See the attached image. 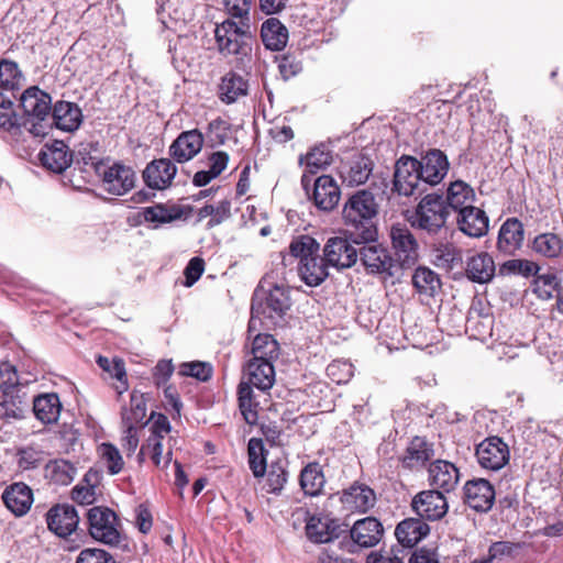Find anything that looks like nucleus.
<instances>
[{"label": "nucleus", "instance_id": "1", "mask_svg": "<svg viewBox=\"0 0 563 563\" xmlns=\"http://www.w3.org/2000/svg\"><path fill=\"white\" fill-rule=\"evenodd\" d=\"M21 77L15 63L0 60V88L4 90L16 89ZM12 106L11 99L5 98L0 91V128L13 134L25 130L34 136L45 135V126L42 123L31 122L30 119L21 121V118L13 112Z\"/></svg>", "mask_w": 563, "mask_h": 563}, {"label": "nucleus", "instance_id": "2", "mask_svg": "<svg viewBox=\"0 0 563 563\" xmlns=\"http://www.w3.org/2000/svg\"><path fill=\"white\" fill-rule=\"evenodd\" d=\"M378 205L374 195L368 190H358L345 202L342 217L344 223L353 230L360 242H373L377 236L374 219Z\"/></svg>", "mask_w": 563, "mask_h": 563}, {"label": "nucleus", "instance_id": "3", "mask_svg": "<svg viewBox=\"0 0 563 563\" xmlns=\"http://www.w3.org/2000/svg\"><path fill=\"white\" fill-rule=\"evenodd\" d=\"M214 38L219 53L245 67L252 59L253 36L245 21L225 19L214 29Z\"/></svg>", "mask_w": 563, "mask_h": 563}, {"label": "nucleus", "instance_id": "4", "mask_svg": "<svg viewBox=\"0 0 563 563\" xmlns=\"http://www.w3.org/2000/svg\"><path fill=\"white\" fill-rule=\"evenodd\" d=\"M264 280L255 290L252 300V316L249 322V330L256 328L257 320H267V327L277 324L290 308L289 291L284 285H274L265 289Z\"/></svg>", "mask_w": 563, "mask_h": 563}, {"label": "nucleus", "instance_id": "5", "mask_svg": "<svg viewBox=\"0 0 563 563\" xmlns=\"http://www.w3.org/2000/svg\"><path fill=\"white\" fill-rule=\"evenodd\" d=\"M449 216L450 211L443 196L428 194L416 207L411 225L429 233H437L445 225Z\"/></svg>", "mask_w": 563, "mask_h": 563}, {"label": "nucleus", "instance_id": "6", "mask_svg": "<svg viewBox=\"0 0 563 563\" xmlns=\"http://www.w3.org/2000/svg\"><path fill=\"white\" fill-rule=\"evenodd\" d=\"M423 185L417 158L402 155L397 159L393 180L395 191L401 196L409 197L423 192L426 190Z\"/></svg>", "mask_w": 563, "mask_h": 563}, {"label": "nucleus", "instance_id": "7", "mask_svg": "<svg viewBox=\"0 0 563 563\" xmlns=\"http://www.w3.org/2000/svg\"><path fill=\"white\" fill-rule=\"evenodd\" d=\"M356 243H361L357 239ZM363 246L358 249V257L368 274L380 275L384 278L394 275L395 260L387 247L376 242H362Z\"/></svg>", "mask_w": 563, "mask_h": 563}, {"label": "nucleus", "instance_id": "8", "mask_svg": "<svg viewBox=\"0 0 563 563\" xmlns=\"http://www.w3.org/2000/svg\"><path fill=\"white\" fill-rule=\"evenodd\" d=\"M89 533L99 542L115 545L120 541L117 529V516L109 508L93 507L88 514Z\"/></svg>", "mask_w": 563, "mask_h": 563}, {"label": "nucleus", "instance_id": "9", "mask_svg": "<svg viewBox=\"0 0 563 563\" xmlns=\"http://www.w3.org/2000/svg\"><path fill=\"white\" fill-rule=\"evenodd\" d=\"M475 455L482 468L497 472L508 464L510 451L501 438L493 435L477 444Z\"/></svg>", "mask_w": 563, "mask_h": 563}, {"label": "nucleus", "instance_id": "10", "mask_svg": "<svg viewBox=\"0 0 563 563\" xmlns=\"http://www.w3.org/2000/svg\"><path fill=\"white\" fill-rule=\"evenodd\" d=\"M97 173L101 177L102 188L114 196H123L135 185L134 170L121 163L111 166H98Z\"/></svg>", "mask_w": 563, "mask_h": 563}, {"label": "nucleus", "instance_id": "11", "mask_svg": "<svg viewBox=\"0 0 563 563\" xmlns=\"http://www.w3.org/2000/svg\"><path fill=\"white\" fill-rule=\"evenodd\" d=\"M389 236L396 256L395 261L404 268L413 266L419 257V245L410 229L405 224H393Z\"/></svg>", "mask_w": 563, "mask_h": 563}, {"label": "nucleus", "instance_id": "12", "mask_svg": "<svg viewBox=\"0 0 563 563\" xmlns=\"http://www.w3.org/2000/svg\"><path fill=\"white\" fill-rule=\"evenodd\" d=\"M51 96L37 87L27 88L20 98V104L24 114L22 120L30 119L31 122L42 123L45 126V134L47 133V124L44 123L51 112Z\"/></svg>", "mask_w": 563, "mask_h": 563}, {"label": "nucleus", "instance_id": "13", "mask_svg": "<svg viewBox=\"0 0 563 563\" xmlns=\"http://www.w3.org/2000/svg\"><path fill=\"white\" fill-rule=\"evenodd\" d=\"M411 506L420 518L431 521L443 518L449 509L445 496L437 489L418 493L413 497Z\"/></svg>", "mask_w": 563, "mask_h": 563}, {"label": "nucleus", "instance_id": "14", "mask_svg": "<svg viewBox=\"0 0 563 563\" xmlns=\"http://www.w3.org/2000/svg\"><path fill=\"white\" fill-rule=\"evenodd\" d=\"M177 444L176 438L148 437L142 444L137 460L143 463L150 457L158 468H166L173 459V449Z\"/></svg>", "mask_w": 563, "mask_h": 563}, {"label": "nucleus", "instance_id": "15", "mask_svg": "<svg viewBox=\"0 0 563 563\" xmlns=\"http://www.w3.org/2000/svg\"><path fill=\"white\" fill-rule=\"evenodd\" d=\"M323 254L330 266L349 268L353 266L358 258V249H356L346 238L334 236L328 240L324 245Z\"/></svg>", "mask_w": 563, "mask_h": 563}, {"label": "nucleus", "instance_id": "16", "mask_svg": "<svg viewBox=\"0 0 563 563\" xmlns=\"http://www.w3.org/2000/svg\"><path fill=\"white\" fill-rule=\"evenodd\" d=\"M428 482L434 489L443 493L453 492L460 482V470L446 460H434L428 466Z\"/></svg>", "mask_w": 563, "mask_h": 563}, {"label": "nucleus", "instance_id": "17", "mask_svg": "<svg viewBox=\"0 0 563 563\" xmlns=\"http://www.w3.org/2000/svg\"><path fill=\"white\" fill-rule=\"evenodd\" d=\"M463 499L472 509L486 512L494 505L495 489L487 479H471L463 487Z\"/></svg>", "mask_w": 563, "mask_h": 563}, {"label": "nucleus", "instance_id": "18", "mask_svg": "<svg viewBox=\"0 0 563 563\" xmlns=\"http://www.w3.org/2000/svg\"><path fill=\"white\" fill-rule=\"evenodd\" d=\"M46 522L52 532L58 537L66 538L76 530L79 516L71 505H56L46 514Z\"/></svg>", "mask_w": 563, "mask_h": 563}, {"label": "nucleus", "instance_id": "19", "mask_svg": "<svg viewBox=\"0 0 563 563\" xmlns=\"http://www.w3.org/2000/svg\"><path fill=\"white\" fill-rule=\"evenodd\" d=\"M418 163L424 185L430 186L440 184L450 167L446 155L440 150H430Z\"/></svg>", "mask_w": 563, "mask_h": 563}, {"label": "nucleus", "instance_id": "20", "mask_svg": "<svg viewBox=\"0 0 563 563\" xmlns=\"http://www.w3.org/2000/svg\"><path fill=\"white\" fill-rule=\"evenodd\" d=\"M340 500L349 512H366L374 507L376 495L369 486L354 483L342 492Z\"/></svg>", "mask_w": 563, "mask_h": 563}, {"label": "nucleus", "instance_id": "21", "mask_svg": "<svg viewBox=\"0 0 563 563\" xmlns=\"http://www.w3.org/2000/svg\"><path fill=\"white\" fill-rule=\"evenodd\" d=\"M459 230L470 238H482L487 234L489 219L484 210L475 207L463 208L456 216Z\"/></svg>", "mask_w": 563, "mask_h": 563}, {"label": "nucleus", "instance_id": "22", "mask_svg": "<svg viewBox=\"0 0 563 563\" xmlns=\"http://www.w3.org/2000/svg\"><path fill=\"white\" fill-rule=\"evenodd\" d=\"M203 136L197 130L185 131L169 146V155L178 163L194 158L202 148Z\"/></svg>", "mask_w": 563, "mask_h": 563}, {"label": "nucleus", "instance_id": "23", "mask_svg": "<svg viewBox=\"0 0 563 563\" xmlns=\"http://www.w3.org/2000/svg\"><path fill=\"white\" fill-rule=\"evenodd\" d=\"M177 173L176 165L168 158L151 162L143 172V178L150 188L163 190L172 185Z\"/></svg>", "mask_w": 563, "mask_h": 563}, {"label": "nucleus", "instance_id": "24", "mask_svg": "<svg viewBox=\"0 0 563 563\" xmlns=\"http://www.w3.org/2000/svg\"><path fill=\"white\" fill-rule=\"evenodd\" d=\"M523 238L522 223L517 218H509L499 229L497 250L505 255H515L522 246Z\"/></svg>", "mask_w": 563, "mask_h": 563}, {"label": "nucleus", "instance_id": "25", "mask_svg": "<svg viewBox=\"0 0 563 563\" xmlns=\"http://www.w3.org/2000/svg\"><path fill=\"white\" fill-rule=\"evenodd\" d=\"M340 196V188L331 176L322 175L314 180L312 198L318 209L333 210L339 203Z\"/></svg>", "mask_w": 563, "mask_h": 563}, {"label": "nucleus", "instance_id": "26", "mask_svg": "<svg viewBox=\"0 0 563 563\" xmlns=\"http://www.w3.org/2000/svg\"><path fill=\"white\" fill-rule=\"evenodd\" d=\"M246 383L260 390H268L275 383V369L272 360L252 358L245 369Z\"/></svg>", "mask_w": 563, "mask_h": 563}, {"label": "nucleus", "instance_id": "27", "mask_svg": "<svg viewBox=\"0 0 563 563\" xmlns=\"http://www.w3.org/2000/svg\"><path fill=\"white\" fill-rule=\"evenodd\" d=\"M7 508L16 517L24 516L33 504V493L24 483H14L2 494Z\"/></svg>", "mask_w": 563, "mask_h": 563}, {"label": "nucleus", "instance_id": "28", "mask_svg": "<svg viewBox=\"0 0 563 563\" xmlns=\"http://www.w3.org/2000/svg\"><path fill=\"white\" fill-rule=\"evenodd\" d=\"M55 126L62 131H76L82 122V112L78 104L69 101H57L52 108Z\"/></svg>", "mask_w": 563, "mask_h": 563}, {"label": "nucleus", "instance_id": "29", "mask_svg": "<svg viewBox=\"0 0 563 563\" xmlns=\"http://www.w3.org/2000/svg\"><path fill=\"white\" fill-rule=\"evenodd\" d=\"M382 523L374 517L357 520L351 529L352 540L363 548L376 545L383 536Z\"/></svg>", "mask_w": 563, "mask_h": 563}, {"label": "nucleus", "instance_id": "30", "mask_svg": "<svg viewBox=\"0 0 563 563\" xmlns=\"http://www.w3.org/2000/svg\"><path fill=\"white\" fill-rule=\"evenodd\" d=\"M40 159L47 169L54 173H62L70 165L71 154L63 141H54L42 150Z\"/></svg>", "mask_w": 563, "mask_h": 563}, {"label": "nucleus", "instance_id": "31", "mask_svg": "<svg viewBox=\"0 0 563 563\" xmlns=\"http://www.w3.org/2000/svg\"><path fill=\"white\" fill-rule=\"evenodd\" d=\"M434 456L433 444L429 443L424 438H413L402 457V465L409 470H419L426 465Z\"/></svg>", "mask_w": 563, "mask_h": 563}, {"label": "nucleus", "instance_id": "32", "mask_svg": "<svg viewBox=\"0 0 563 563\" xmlns=\"http://www.w3.org/2000/svg\"><path fill=\"white\" fill-rule=\"evenodd\" d=\"M444 200L449 211L453 210L459 214L463 208H470L474 205L476 195L468 184L463 180H455L449 185Z\"/></svg>", "mask_w": 563, "mask_h": 563}, {"label": "nucleus", "instance_id": "33", "mask_svg": "<svg viewBox=\"0 0 563 563\" xmlns=\"http://www.w3.org/2000/svg\"><path fill=\"white\" fill-rule=\"evenodd\" d=\"M62 411V402L55 393L38 395L33 400V412L44 424L57 422Z\"/></svg>", "mask_w": 563, "mask_h": 563}, {"label": "nucleus", "instance_id": "34", "mask_svg": "<svg viewBox=\"0 0 563 563\" xmlns=\"http://www.w3.org/2000/svg\"><path fill=\"white\" fill-rule=\"evenodd\" d=\"M430 531L429 526L421 519L409 518L402 520L395 530V536L405 548H412Z\"/></svg>", "mask_w": 563, "mask_h": 563}, {"label": "nucleus", "instance_id": "35", "mask_svg": "<svg viewBox=\"0 0 563 563\" xmlns=\"http://www.w3.org/2000/svg\"><path fill=\"white\" fill-rule=\"evenodd\" d=\"M495 263L493 257L482 252L468 258L466 274L470 279L476 283H488L495 275Z\"/></svg>", "mask_w": 563, "mask_h": 563}, {"label": "nucleus", "instance_id": "36", "mask_svg": "<svg viewBox=\"0 0 563 563\" xmlns=\"http://www.w3.org/2000/svg\"><path fill=\"white\" fill-rule=\"evenodd\" d=\"M261 37L266 48L280 51L287 44L288 31L278 19L269 18L262 24Z\"/></svg>", "mask_w": 563, "mask_h": 563}, {"label": "nucleus", "instance_id": "37", "mask_svg": "<svg viewBox=\"0 0 563 563\" xmlns=\"http://www.w3.org/2000/svg\"><path fill=\"white\" fill-rule=\"evenodd\" d=\"M328 263L320 254L310 257L308 262L298 264V273L302 282L310 287L320 285L328 277Z\"/></svg>", "mask_w": 563, "mask_h": 563}, {"label": "nucleus", "instance_id": "38", "mask_svg": "<svg viewBox=\"0 0 563 563\" xmlns=\"http://www.w3.org/2000/svg\"><path fill=\"white\" fill-rule=\"evenodd\" d=\"M412 285L420 296L434 297L441 289V280L432 269L419 266L412 275Z\"/></svg>", "mask_w": 563, "mask_h": 563}, {"label": "nucleus", "instance_id": "39", "mask_svg": "<svg viewBox=\"0 0 563 563\" xmlns=\"http://www.w3.org/2000/svg\"><path fill=\"white\" fill-rule=\"evenodd\" d=\"M251 384L242 379L238 387V400L240 411L246 423L253 426L258 420V402L254 400V394Z\"/></svg>", "mask_w": 563, "mask_h": 563}, {"label": "nucleus", "instance_id": "40", "mask_svg": "<svg viewBox=\"0 0 563 563\" xmlns=\"http://www.w3.org/2000/svg\"><path fill=\"white\" fill-rule=\"evenodd\" d=\"M195 0H163L161 3V15L163 23H166L164 16H168L175 22H187L194 16Z\"/></svg>", "mask_w": 563, "mask_h": 563}, {"label": "nucleus", "instance_id": "41", "mask_svg": "<svg viewBox=\"0 0 563 563\" xmlns=\"http://www.w3.org/2000/svg\"><path fill=\"white\" fill-rule=\"evenodd\" d=\"M219 89L221 100L232 103L247 93V82L242 76L229 73L222 78Z\"/></svg>", "mask_w": 563, "mask_h": 563}, {"label": "nucleus", "instance_id": "42", "mask_svg": "<svg viewBox=\"0 0 563 563\" xmlns=\"http://www.w3.org/2000/svg\"><path fill=\"white\" fill-rule=\"evenodd\" d=\"M121 417L123 426L137 427L144 422L146 402L143 394L135 390L131 393L130 405L122 408Z\"/></svg>", "mask_w": 563, "mask_h": 563}, {"label": "nucleus", "instance_id": "43", "mask_svg": "<svg viewBox=\"0 0 563 563\" xmlns=\"http://www.w3.org/2000/svg\"><path fill=\"white\" fill-rule=\"evenodd\" d=\"M325 483L321 466L318 463H309L300 474V486L306 495L318 496Z\"/></svg>", "mask_w": 563, "mask_h": 563}, {"label": "nucleus", "instance_id": "44", "mask_svg": "<svg viewBox=\"0 0 563 563\" xmlns=\"http://www.w3.org/2000/svg\"><path fill=\"white\" fill-rule=\"evenodd\" d=\"M371 173V161L366 157H360L342 170V178L349 186H358L367 181Z\"/></svg>", "mask_w": 563, "mask_h": 563}, {"label": "nucleus", "instance_id": "45", "mask_svg": "<svg viewBox=\"0 0 563 563\" xmlns=\"http://www.w3.org/2000/svg\"><path fill=\"white\" fill-rule=\"evenodd\" d=\"M320 244L309 235H299L295 238L290 245V254L298 258V264L308 262L310 257L319 255Z\"/></svg>", "mask_w": 563, "mask_h": 563}, {"label": "nucleus", "instance_id": "46", "mask_svg": "<svg viewBox=\"0 0 563 563\" xmlns=\"http://www.w3.org/2000/svg\"><path fill=\"white\" fill-rule=\"evenodd\" d=\"M75 475V466L66 460H55L46 466V476L58 485L70 484Z\"/></svg>", "mask_w": 563, "mask_h": 563}, {"label": "nucleus", "instance_id": "47", "mask_svg": "<svg viewBox=\"0 0 563 563\" xmlns=\"http://www.w3.org/2000/svg\"><path fill=\"white\" fill-rule=\"evenodd\" d=\"M331 153L323 145L311 148L306 155L299 157V164L306 166V172L316 174L318 170L330 165Z\"/></svg>", "mask_w": 563, "mask_h": 563}, {"label": "nucleus", "instance_id": "48", "mask_svg": "<svg viewBox=\"0 0 563 563\" xmlns=\"http://www.w3.org/2000/svg\"><path fill=\"white\" fill-rule=\"evenodd\" d=\"M533 250L549 258L558 257L563 251V241L554 233H542L534 238Z\"/></svg>", "mask_w": 563, "mask_h": 563}, {"label": "nucleus", "instance_id": "49", "mask_svg": "<svg viewBox=\"0 0 563 563\" xmlns=\"http://www.w3.org/2000/svg\"><path fill=\"white\" fill-rule=\"evenodd\" d=\"M231 216V202L222 200L217 205H206L197 212L198 220H203L210 217L208 225L216 227L227 220Z\"/></svg>", "mask_w": 563, "mask_h": 563}, {"label": "nucleus", "instance_id": "50", "mask_svg": "<svg viewBox=\"0 0 563 563\" xmlns=\"http://www.w3.org/2000/svg\"><path fill=\"white\" fill-rule=\"evenodd\" d=\"M254 358L275 360L278 356V343L271 334H257L252 344Z\"/></svg>", "mask_w": 563, "mask_h": 563}, {"label": "nucleus", "instance_id": "51", "mask_svg": "<svg viewBox=\"0 0 563 563\" xmlns=\"http://www.w3.org/2000/svg\"><path fill=\"white\" fill-rule=\"evenodd\" d=\"M560 280L553 273L536 274L533 279L532 290L542 300H549L558 291Z\"/></svg>", "mask_w": 563, "mask_h": 563}, {"label": "nucleus", "instance_id": "52", "mask_svg": "<svg viewBox=\"0 0 563 563\" xmlns=\"http://www.w3.org/2000/svg\"><path fill=\"white\" fill-rule=\"evenodd\" d=\"M98 452L109 474L115 475L123 470L124 461L115 445L111 443H101L98 448Z\"/></svg>", "mask_w": 563, "mask_h": 563}, {"label": "nucleus", "instance_id": "53", "mask_svg": "<svg viewBox=\"0 0 563 563\" xmlns=\"http://www.w3.org/2000/svg\"><path fill=\"white\" fill-rule=\"evenodd\" d=\"M249 464L255 477H261L266 471L264 444L261 439L252 438L249 441Z\"/></svg>", "mask_w": 563, "mask_h": 563}, {"label": "nucleus", "instance_id": "54", "mask_svg": "<svg viewBox=\"0 0 563 563\" xmlns=\"http://www.w3.org/2000/svg\"><path fill=\"white\" fill-rule=\"evenodd\" d=\"M142 216L146 222L169 223L180 218V212L177 208H166L163 205H155L144 208Z\"/></svg>", "mask_w": 563, "mask_h": 563}, {"label": "nucleus", "instance_id": "55", "mask_svg": "<svg viewBox=\"0 0 563 563\" xmlns=\"http://www.w3.org/2000/svg\"><path fill=\"white\" fill-rule=\"evenodd\" d=\"M306 533L314 543H325L332 539L328 523L318 517H310L306 525Z\"/></svg>", "mask_w": 563, "mask_h": 563}, {"label": "nucleus", "instance_id": "56", "mask_svg": "<svg viewBox=\"0 0 563 563\" xmlns=\"http://www.w3.org/2000/svg\"><path fill=\"white\" fill-rule=\"evenodd\" d=\"M180 376H190L201 382H207L212 376V366L209 363L195 361L181 363L178 367Z\"/></svg>", "mask_w": 563, "mask_h": 563}, {"label": "nucleus", "instance_id": "57", "mask_svg": "<svg viewBox=\"0 0 563 563\" xmlns=\"http://www.w3.org/2000/svg\"><path fill=\"white\" fill-rule=\"evenodd\" d=\"M327 375L335 384H346L353 377L354 368L347 361L335 360L328 365Z\"/></svg>", "mask_w": 563, "mask_h": 563}, {"label": "nucleus", "instance_id": "58", "mask_svg": "<svg viewBox=\"0 0 563 563\" xmlns=\"http://www.w3.org/2000/svg\"><path fill=\"white\" fill-rule=\"evenodd\" d=\"M19 386V375L9 362L0 363V391L8 396Z\"/></svg>", "mask_w": 563, "mask_h": 563}, {"label": "nucleus", "instance_id": "59", "mask_svg": "<svg viewBox=\"0 0 563 563\" xmlns=\"http://www.w3.org/2000/svg\"><path fill=\"white\" fill-rule=\"evenodd\" d=\"M539 271V266L531 261L527 260H509L500 266L501 274H519L525 277L536 275Z\"/></svg>", "mask_w": 563, "mask_h": 563}, {"label": "nucleus", "instance_id": "60", "mask_svg": "<svg viewBox=\"0 0 563 563\" xmlns=\"http://www.w3.org/2000/svg\"><path fill=\"white\" fill-rule=\"evenodd\" d=\"M253 0H223V5L229 19H238L239 21H250V11Z\"/></svg>", "mask_w": 563, "mask_h": 563}, {"label": "nucleus", "instance_id": "61", "mask_svg": "<svg viewBox=\"0 0 563 563\" xmlns=\"http://www.w3.org/2000/svg\"><path fill=\"white\" fill-rule=\"evenodd\" d=\"M229 130V124L224 120H212L208 125V140L211 146L223 145L228 140Z\"/></svg>", "mask_w": 563, "mask_h": 563}, {"label": "nucleus", "instance_id": "62", "mask_svg": "<svg viewBox=\"0 0 563 563\" xmlns=\"http://www.w3.org/2000/svg\"><path fill=\"white\" fill-rule=\"evenodd\" d=\"M76 563H117L107 551L97 548H87L79 552Z\"/></svg>", "mask_w": 563, "mask_h": 563}, {"label": "nucleus", "instance_id": "63", "mask_svg": "<svg viewBox=\"0 0 563 563\" xmlns=\"http://www.w3.org/2000/svg\"><path fill=\"white\" fill-rule=\"evenodd\" d=\"M287 472L278 464H272L267 473V486L269 493L280 492L287 482Z\"/></svg>", "mask_w": 563, "mask_h": 563}, {"label": "nucleus", "instance_id": "64", "mask_svg": "<svg viewBox=\"0 0 563 563\" xmlns=\"http://www.w3.org/2000/svg\"><path fill=\"white\" fill-rule=\"evenodd\" d=\"M205 271V262L200 257H192L187 264L184 275H185V286L191 287L203 274Z\"/></svg>", "mask_w": 563, "mask_h": 563}]
</instances>
